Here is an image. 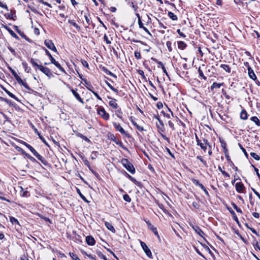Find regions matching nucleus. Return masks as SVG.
Masks as SVG:
<instances>
[{"label": "nucleus", "instance_id": "f257e3e1", "mask_svg": "<svg viewBox=\"0 0 260 260\" xmlns=\"http://www.w3.org/2000/svg\"><path fill=\"white\" fill-rule=\"evenodd\" d=\"M25 147L29 149V150L33 153V154L44 165H47V161L46 159L40 155L36 150L29 144H27L24 141H22L21 143Z\"/></svg>", "mask_w": 260, "mask_h": 260}, {"label": "nucleus", "instance_id": "f03ea898", "mask_svg": "<svg viewBox=\"0 0 260 260\" xmlns=\"http://www.w3.org/2000/svg\"><path fill=\"white\" fill-rule=\"evenodd\" d=\"M121 164L122 166L131 173L134 174L135 173V169L133 164L131 163L127 159L123 158L121 159Z\"/></svg>", "mask_w": 260, "mask_h": 260}, {"label": "nucleus", "instance_id": "7ed1b4c3", "mask_svg": "<svg viewBox=\"0 0 260 260\" xmlns=\"http://www.w3.org/2000/svg\"><path fill=\"white\" fill-rule=\"evenodd\" d=\"M196 139L197 145L200 146L201 149H203L205 152H206L207 149V146H209V148H211V146L208 142L207 140L205 139H203V140H200L197 135L196 136Z\"/></svg>", "mask_w": 260, "mask_h": 260}, {"label": "nucleus", "instance_id": "20e7f679", "mask_svg": "<svg viewBox=\"0 0 260 260\" xmlns=\"http://www.w3.org/2000/svg\"><path fill=\"white\" fill-rule=\"evenodd\" d=\"M46 54L49 56L51 62L54 64L60 71L62 72H65L64 69L61 67L60 64L55 60V59L53 57L50 53L45 48H44Z\"/></svg>", "mask_w": 260, "mask_h": 260}, {"label": "nucleus", "instance_id": "39448f33", "mask_svg": "<svg viewBox=\"0 0 260 260\" xmlns=\"http://www.w3.org/2000/svg\"><path fill=\"white\" fill-rule=\"evenodd\" d=\"M97 112L98 114L100 115L104 119L108 120L109 118V114L106 112L103 108H98L97 109Z\"/></svg>", "mask_w": 260, "mask_h": 260}, {"label": "nucleus", "instance_id": "423d86ee", "mask_svg": "<svg viewBox=\"0 0 260 260\" xmlns=\"http://www.w3.org/2000/svg\"><path fill=\"white\" fill-rule=\"evenodd\" d=\"M113 125L115 128L118 132H119L121 134L124 135L127 137H129V135L124 130V129L122 127V126L119 123H117L116 122L113 123Z\"/></svg>", "mask_w": 260, "mask_h": 260}, {"label": "nucleus", "instance_id": "0eeeda50", "mask_svg": "<svg viewBox=\"0 0 260 260\" xmlns=\"http://www.w3.org/2000/svg\"><path fill=\"white\" fill-rule=\"evenodd\" d=\"M140 244L142 248H143V250L145 252L146 254L149 257H151L152 256V253L149 249V248L147 247V245L144 242L141 241H140Z\"/></svg>", "mask_w": 260, "mask_h": 260}, {"label": "nucleus", "instance_id": "6e6552de", "mask_svg": "<svg viewBox=\"0 0 260 260\" xmlns=\"http://www.w3.org/2000/svg\"><path fill=\"white\" fill-rule=\"evenodd\" d=\"M45 45L50 50L57 52V49L51 40H46L44 42Z\"/></svg>", "mask_w": 260, "mask_h": 260}, {"label": "nucleus", "instance_id": "1a4fd4ad", "mask_svg": "<svg viewBox=\"0 0 260 260\" xmlns=\"http://www.w3.org/2000/svg\"><path fill=\"white\" fill-rule=\"evenodd\" d=\"M39 70L49 77H50L52 75V73H51L50 70L48 68L43 67V66L41 65V66L39 67Z\"/></svg>", "mask_w": 260, "mask_h": 260}, {"label": "nucleus", "instance_id": "9d476101", "mask_svg": "<svg viewBox=\"0 0 260 260\" xmlns=\"http://www.w3.org/2000/svg\"><path fill=\"white\" fill-rule=\"evenodd\" d=\"M235 187L236 190L239 193H242L243 192L244 186L242 182H237L236 183Z\"/></svg>", "mask_w": 260, "mask_h": 260}, {"label": "nucleus", "instance_id": "9b49d317", "mask_svg": "<svg viewBox=\"0 0 260 260\" xmlns=\"http://www.w3.org/2000/svg\"><path fill=\"white\" fill-rule=\"evenodd\" d=\"M248 74L249 77L253 80H255L256 79V76L253 71V70L251 69V67H248Z\"/></svg>", "mask_w": 260, "mask_h": 260}, {"label": "nucleus", "instance_id": "f8f14e48", "mask_svg": "<svg viewBox=\"0 0 260 260\" xmlns=\"http://www.w3.org/2000/svg\"><path fill=\"white\" fill-rule=\"evenodd\" d=\"M146 222L147 224L148 228L150 229L155 235L158 236L156 228L151 224L149 221H146Z\"/></svg>", "mask_w": 260, "mask_h": 260}, {"label": "nucleus", "instance_id": "ddd939ff", "mask_svg": "<svg viewBox=\"0 0 260 260\" xmlns=\"http://www.w3.org/2000/svg\"><path fill=\"white\" fill-rule=\"evenodd\" d=\"M86 241L88 245H93L95 244V240L94 238L90 236H88L86 238Z\"/></svg>", "mask_w": 260, "mask_h": 260}, {"label": "nucleus", "instance_id": "4468645a", "mask_svg": "<svg viewBox=\"0 0 260 260\" xmlns=\"http://www.w3.org/2000/svg\"><path fill=\"white\" fill-rule=\"evenodd\" d=\"M72 91V92L73 93V95H74V96L75 97V98L79 101L80 102V103L83 104L84 103V102L83 101V100L81 99V98L80 97V96L79 95V94L76 92V91L75 90H74V89H72L71 90Z\"/></svg>", "mask_w": 260, "mask_h": 260}, {"label": "nucleus", "instance_id": "2eb2a0df", "mask_svg": "<svg viewBox=\"0 0 260 260\" xmlns=\"http://www.w3.org/2000/svg\"><path fill=\"white\" fill-rule=\"evenodd\" d=\"M105 226H106V228L109 230H110L113 233H115V232H116L115 230L111 223L106 221V222H105Z\"/></svg>", "mask_w": 260, "mask_h": 260}, {"label": "nucleus", "instance_id": "dca6fc26", "mask_svg": "<svg viewBox=\"0 0 260 260\" xmlns=\"http://www.w3.org/2000/svg\"><path fill=\"white\" fill-rule=\"evenodd\" d=\"M193 229L197 234H198L199 235H200L201 237L203 236V235L204 234V233L199 226H193Z\"/></svg>", "mask_w": 260, "mask_h": 260}, {"label": "nucleus", "instance_id": "f3484780", "mask_svg": "<svg viewBox=\"0 0 260 260\" xmlns=\"http://www.w3.org/2000/svg\"><path fill=\"white\" fill-rule=\"evenodd\" d=\"M109 104L110 106L114 109H116L117 108V104L116 103V100L115 99H112L111 101H110Z\"/></svg>", "mask_w": 260, "mask_h": 260}, {"label": "nucleus", "instance_id": "a211bd4d", "mask_svg": "<svg viewBox=\"0 0 260 260\" xmlns=\"http://www.w3.org/2000/svg\"><path fill=\"white\" fill-rule=\"evenodd\" d=\"M248 114L245 110H243L240 113V118L242 119L246 120L247 119Z\"/></svg>", "mask_w": 260, "mask_h": 260}, {"label": "nucleus", "instance_id": "6ab92c4d", "mask_svg": "<svg viewBox=\"0 0 260 260\" xmlns=\"http://www.w3.org/2000/svg\"><path fill=\"white\" fill-rule=\"evenodd\" d=\"M186 47V44L183 41L178 42V47L179 49L184 50Z\"/></svg>", "mask_w": 260, "mask_h": 260}, {"label": "nucleus", "instance_id": "aec40b11", "mask_svg": "<svg viewBox=\"0 0 260 260\" xmlns=\"http://www.w3.org/2000/svg\"><path fill=\"white\" fill-rule=\"evenodd\" d=\"M250 120L254 122L257 126H260V121L256 116L251 117Z\"/></svg>", "mask_w": 260, "mask_h": 260}, {"label": "nucleus", "instance_id": "412c9836", "mask_svg": "<svg viewBox=\"0 0 260 260\" xmlns=\"http://www.w3.org/2000/svg\"><path fill=\"white\" fill-rule=\"evenodd\" d=\"M220 68L223 69L228 73H230L231 72V68L227 64H222L220 65Z\"/></svg>", "mask_w": 260, "mask_h": 260}, {"label": "nucleus", "instance_id": "4be33fe9", "mask_svg": "<svg viewBox=\"0 0 260 260\" xmlns=\"http://www.w3.org/2000/svg\"><path fill=\"white\" fill-rule=\"evenodd\" d=\"M223 83H217L216 82H214L211 86V89L212 90L214 88H219L221 86H222Z\"/></svg>", "mask_w": 260, "mask_h": 260}, {"label": "nucleus", "instance_id": "5701e85b", "mask_svg": "<svg viewBox=\"0 0 260 260\" xmlns=\"http://www.w3.org/2000/svg\"><path fill=\"white\" fill-rule=\"evenodd\" d=\"M68 22L70 24H71L72 25H73L78 30H80V27L77 23H76V22H74V20L69 19L68 20Z\"/></svg>", "mask_w": 260, "mask_h": 260}, {"label": "nucleus", "instance_id": "b1692460", "mask_svg": "<svg viewBox=\"0 0 260 260\" xmlns=\"http://www.w3.org/2000/svg\"><path fill=\"white\" fill-rule=\"evenodd\" d=\"M132 122L134 125H135L136 128L140 131H144V128L142 126L137 124V123L134 120H132Z\"/></svg>", "mask_w": 260, "mask_h": 260}, {"label": "nucleus", "instance_id": "393cba45", "mask_svg": "<svg viewBox=\"0 0 260 260\" xmlns=\"http://www.w3.org/2000/svg\"><path fill=\"white\" fill-rule=\"evenodd\" d=\"M168 16L173 20H176L177 19V16L175 15L173 12H169Z\"/></svg>", "mask_w": 260, "mask_h": 260}, {"label": "nucleus", "instance_id": "a878e982", "mask_svg": "<svg viewBox=\"0 0 260 260\" xmlns=\"http://www.w3.org/2000/svg\"><path fill=\"white\" fill-rule=\"evenodd\" d=\"M10 220L11 222L13 224H19L18 220L12 216H10Z\"/></svg>", "mask_w": 260, "mask_h": 260}, {"label": "nucleus", "instance_id": "bb28decb", "mask_svg": "<svg viewBox=\"0 0 260 260\" xmlns=\"http://www.w3.org/2000/svg\"><path fill=\"white\" fill-rule=\"evenodd\" d=\"M30 62L34 67L36 68V70L39 69V67L41 66V65L38 64L33 58L31 59Z\"/></svg>", "mask_w": 260, "mask_h": 260}, {"label": "nucleus", "instance_id": "cd10ccee", "mask_svg": "<svg viewBox=\"0 0 260 260\" xmlns=\"http://www.w3.org/2000/svg\"><path fill=\"white\" fill-rule=\"evenodd\" d=\"M85 86L88 90L91 91L92 92V91H94L92 90L93 87L90 83H89L88 82H87L86 81H85Z\"/></svg>", "mask_w": 260, "mask_h": 260}, {"label": "nucleus", "instance_id": "c85d7f7f", "mask_svg": "<svg viewBox=\"0 0 260 260\" xmlns=\"http://www.w3.org/2000/svg\"><path fill=\"white\" fill-rule=\"evenodd\" d=\"M18 83L20 85H22V86H24V87H25L26 89H29V86H28V84H27L26 83L24 82L22 80V79H21V80H20V81H19V82H18Z\"/></svg>", "mask_w": 260, "mask_h": 260}, {"label": "nucleus", "instance_id": "c756f323", "mask_svg": "<svg viewBox=\"0 0 260 260\" xmlns=\"http://www.w3.org/2000/svg\"><path fill=\"white\" fill-rule=\"evenodd\" d=\"M106 83L111 90H112L115 92L118 93V90L116 88H115L114 87H113L108 82L106 81Z\"/></svg>", "mask_w": 260, "mask_h": 260}, {"label": "nucleus", "instance_id": "7c9ffc66", "mask_svg": "<svg viewBox=\"0 0 260 260\" xmlns=\"http://www.w3.org/2000/svg\"><path fill=\"white\" fill-rule=\"evenodd\" d=\"M103 71L106 73L107 75H110L112 77H116V76L113 74L111 72L109 71L108 69H106L105 68H103Z\"/></svg>", "mask_w": 260, "mask_h": 260}, {"label": "nucleus", "instance_id": "2f4dec72", "mask_svg": "<svg viewBox=\"0 0 260 260\" xmlns=\"http://www.w3.org/2000/svg\"><path fill=\"white\" fill-rule=\"evenodd\" d=\"M250 155L255 160H259L260 159V157L254 152H251Z\"/></svg>", "mask_w": 260, "mask_h": 260}, {"label": "nucleus", "instance_id": "473e14b6", "mask_svg": "<svg viewBox=\"0 0 260 260\" xmlns=\"http://www.w3.org/2000/svg\"><path fill=\"white\" fill-rule=\"evenodd\" d=\"M22 65L24 68L25 71L27 73H29L30 70V69L27 66V63L26 62H23Z\"/></svg>", "mask_w": 260, "mask_h": 260}, {"label": "nucleus", "instance_id": "72a5a7b5", "mask_svg": "<svg viewBox=\"0 0 260 260\" xmlns=\"http://www.w3.org/2000/svg\"><path fill=\"white\" fill-rule=\"evenodd\" d=\"M171 45H172V43L170 41H168L166 42V46H167V47L168 49V51L169 52H171L172 51Z\"/></svg>", "mask_w": 260, "mask_h": 260}, {"label": "nucleus", "instance_id": "f704fd0d", "mask_svg": "<svg viewBox=\"0 0 260 260\" xmlns=\"http://www.w3.org/2000/svg\"><path fill=\"white\" fill-rule=\"evenodd\" d=\"M127 177L132 181H133L135 184H138L139 183V182L136 180V179L135 178H134V177H132L131 175H129V174H127Z\"/></svg>", "mask_w": 260, "mask_h": 260}, {"label": "nucleus", "instance_id": "c9c22d12", "mask_svg": "<svg viewBox=\"0 0 260 260\" xmlns=\"http://www.w3.org/2000/svg\"><path fill=\"white\" fill-rule=\"evenodd\" d=\"M70 255L72 257V258L74 260H80L79 257L74 253H70Z\"/></svg>", "mask_w": 260, "mask_h": 260}, {"label": "nucleus", "instance_id": "e433bc0d", "mask_svg": "<svg viewBox=\"0 0 260 260\" xmlns=\"http://www.w3.org/2000/svg\"><path fill=\"white\" fill-rule=\"evenodd\" d=\"M78 136L82 138L83 139H84L85 141H86V142H90V140L88 138H87L86 137L83 136L82 134H78Z\"/></svg>", "mask_w": 260, "mask_h": 260}, {"label": "nucleus", "instance_id": "4c0bfd02", "mask_svg": "<svg viewBox=\"0 0 260 260\" xmlns=\"http://www.w3.org/2000/svg\"><path fill=\"white\" fill-rule=\"evenodd\" d=\"M198 72L200 76L202 77L204 80H206L207 78L204 75L203 71L201 70V68H199L198 69Z\"/></svg>", "mask_w": 260, "mask_h": 260}, {"label": "nucleus", "instance_id": "58836bf2", "mask_svg": "<svg viewBox=\"0 0 260 260\" xmlns=\"http://www.w3.org/2000/svg\"><path fill=\"white\" fill-rule=\"evenodd\" d=\"M77 191L78 192V193L79 194L80 197L84 200L85 201V202H88V201H87L86 198L81 193L80 190L79 189H77Z\"/></svg>", "mask_w": 260, "mask_h": 260}, {"label": "nucleus", "instance_id": "ea45409f", "mask_svg": "<svg viewBox=\"0 0 260 260\" xmlns=\"http://www.w3.org/2000/svg\"><path fill=\"white\" fill-rule=\"evenodd\" d=\"M123 199H124L125 201H126V202H130L131 201V198H130V197H129V196L128 194H124V196H123Z\"/></svg>", "mask_w": 260, "mask_h": 260}, {"label": "nucleus", "instance_id": "a19ab883", "mask_svg": "<svg viewBox=\"0 0 260 260\" xmlns=\"http://www.w3.org/2000/svg\"><path fill=\"white\" fill-rule=\"evenodd\" d=\"M6 92L9 95V96H10L11 98H12L15 100H17V98L15 96V95L14 94H13L12 92H10L9 91L7 90H6Z\"/></svg>", "mask_w": 260, "mask_h": 260}, {"label": "nucleus", "instance_id": "79ce46f5", "mask_svg": "<svg viewBox=\"0 0 260 260\" xmlns=\"http://www.w3.org/2000/svg\"><path fill=\"white\" fill-rule=\"evenodd\" d=\"M232 205H233L234 209L235 210H236L237 212L242 213V210L239 208H238L235 204H233Z\"/></svg>", "mask_w": 260, "mask_h": 260}, {"label": "nucleus", "instance_id": "37998d69", "mask_svg": "<svg viewBox=\"0 0 260 260\" xmlns=\"http://www.w3.org/2000/svg\"><path fill=\"white\" fill-rule=\"evenodd\" d=\"M84 17H85V19L86 22L87 23L86 27H87L90 24V19L88 18V17L86 15H84Z\"/></svg>", "mask_w": 260, "mask_h": 260}, {"label": "nucleus", "instance_id": "c03bdc74", "mask_svg": "<svg viewBox=\"0 0 260 260\" xmlns=\"http://www.w3.org/2000/svg\"><path fill=\"white\" fill-rule=\"evenodd\" d=\"M98 152L97 151H93L91 154V157L92 159H95L98 156Z\"/></svg>", "mask_w": 260, "mask_h": 260}, {"label": "nucleus", "instance_id": "a18cd8bd", "mask_svg": "<svg viewBox=\"0 0 260 260\" xmlns=\"http://www.w3.org/2000/svg\"><path fill=\"white\" fill-rule=\"evenodd\" d=\"M135 56L137 59H140L141 58V53L140 52L135 51Z\"/></svg>", "mask_w": 260, "mask_h": 260}, {"label": "nucleus", "instance_id": "49530a36", "mask_svg": "<svg viewBox=\"0 0 260 260\" xmlns=\"http://www.w3.org/2000/svg\"><path fill=\"white\" fill-rule=\"evenodd\" d=\"M5 16L7 18H9V19H13V20H14V19L13 18V15H12V14H9V13L5 14Z\"/></svg>", "mask_w": 260, "mask_h": 260}, {"label": "nucleus", "instance_id": "de8ad7c7", "mask_svg": "<svg viewBox=\"0 0 260 260\" xmlns=\"http://www.w3.org/2000/svg\"><path fill=\"white\" fill-rule=\"evenodd\" d=\"M251 166L254 168V170L255 172H256V174L257 177L259 178H260V174L258 173V169L255 168L253 165H252Z\"/></svg>", "mask_w": 260, "mask_h": 260}, {"label": "nucleus", "instance_id": "09e8293b", "mask_svg": "<svg viewBox=\"0 0 260 260\" xmlns=\"http://www.w3.org/2000/svg\"><path fill=\"white\" fill-rule=\"evenodd\" d=\"M168 125L170 126V127H171L173 130H174L175 129L174 124L171 120H169L168 121Z\"/></svg>", "mask_w": 260, "mask_h": 260}, {"label": "nucleus", "instance_id": "8fccbe9b", "mask_svg": "<svg viewBox=\"0 0 260 260\" xmlns=\"http://www.w3.org/2000/svg\"><path fill=\"white\" fill-rule=\"evenodd\" d=\"M221 143L222 147L224 149V152H226V151H227V149H226V143L225 142H221Z\"/></svg>", "mask_w": 260, "mask_h": 260}, {"label": "nucleus", "instance_id": "3c124183", "mask_svg": "<svg viewBox=\"0 0 260 260\" xmlns=\"http://www.w3.org/2000/svg\"><path fill=\"white\" fill-rule=\"evenodd\" d=\"M197 158L199 159L204 165H205L206 164V161L203 160V159L202 158V157L201 156H198L197 157Z\"/></svg>", "mask_w": 260, "mask_h": 260}, {"label": "nucleus", "instance_id": "603ef678", "mask_svg": "<svg viewBox=\"0 0 260 260\" xmlns=\"http://www.w3.org/2000/svg\"><path fill=\"white\" fill-rule=\"evenodd\" d=\"M0 7H1L2 8H4V9H6L7 11H8V8L7 7V6L5 4H4L2 2H0Z\"/></svg>", "mask_w": 260, "mask_h": 260}, {"label": "nucleus", "instance_id": "864d4df0", "mask_svg": "<svg viewBox=\"0 0 260 260\" xmlns=\"http://www.w3.org/2000/svg\"><path fill=\"white\" fill-rule=\"evenodd\" d=\"M104 40L106 42V43L108 44H111V41L109 40L108 37L105 35L104 37Z\"/></svg>", "mask_w": 260, "mask_h": 260}, {"label": "nucleus", "instance_id": "5fc2aeb1", "mask_svg": "<svg viewBox=\"0 0 260 260\" xmlns=\"http://www.w3.org/2000/svg\"><path fill=\"white\" fill-rule=\"evenodd\" d=\"M40 3H42L44 5L48 6L50 8H52L51 5L50 4H49L48 3L46 2H44V1H43L42 0H41V1H40Z\"/></svg>", "mask_w": 260, "mask_h": 260}, {"label": "nucleus", "instance_id": "6e6d98bb", "mask_svg": "<svg viewBox=\"0 0 260 260\" xmlns=\"http://www.w3.org/2000/svg\"><path fill=\"white\" fill-rule=\"evenodd\" d=\"M177 32L180 36L183 38H185L186 37V36L181 31L180 29H177Z\"/></svg>", "mask_w": 260, "mask_h": 260}, {"label": "nucleus", "instance_id": "4d7b16f0", "mask_svg": "<svg viewBox=\"0 0 260 260\" xmlns=\"http://www.w3.org/2000/svg\"><path fill=\"white\" fill-rule=\"evenodd\" d=\"M252 191L254 194L260 200V194L254 188H252Z\"/></svg>", "mask_w": 260, "mask_h": 260}, {"label": "nucleus", "instance_id": "13d9d810", "mask_svg": "<svg viewBox=\"0 0 260 260\" xmlns=\"http://www.w3.org/2000/svg\"><path fill=\"white\" fill-rule=\"evenodd\" d=\"M138 24L140 28H142L144 25L143 24L141 21V18H139V20H138Z\"/></svg>", "mask_w": 260, "mask_h": 260}, {"label": "nucleus", "instance_id": "bf43d9fd", "mask_svg": "<svg viewBox=\"0 0 260 260\" xmlns=\"http://www.w3.org/2000/svg\"><path fill=\"white\" fill-rule=\"evenodd\" d=\"M99 256L102 259H103L104 260H108V259L107 258V257H106L105 255H104V254H103L102 253H100L99 254Z\"/></svg>", "mask_w": 260, "mask_h": 260}, {"label": "nucleus", "instance_id": "052dcab7", "mask_svg": "<svg viewBox=\"0 0 260 260\" xmlns=\"http://www.w3.org/2000/svg\"><path fill=\"white\" fill-rule=\"evenodd\" d=\"M82 63L83 65V66H84L85 67H86L87 68H88V67H89L88 64V63H87V62L86 61L82 60Z\"/></svg>", "mask_w": 260, "mask_h": 260}, {"label": "nucleus", "instance_id": "680f3d73", "mask_svg": "<svg viewBox=\"0 0 260 260\" xmlns=\"http://www.w3.org/2000/svg\"><path fill=\"white\" fill-rule=\"evenodd\" d=\"M253 246L255 249L257 248L258 249H259L260 250V245H259L257 241H256L255 242V243L254 244Z\"/></svg>", "mask_w": 260, "mask_h": 260}, {"label": "nucleus", "instance_id": "e2e57ef3", "mask_svg": "<svg viewBox=\"0 0 260 260\" xmlns=\"http://www.w3.org/2000/svg\"><path fill=\"white\" fill-rule=\"evenodd\" d=\"M192 205L194 208H196V209L199 208L200 206L197 202H193Z\"/></svg>", "mask_w": 260, "mask_h": 260}, {"label": "nucleus", "instance_id": "0e129e2a", "mask_svg": "<svg viewBox=\"0 0 260 260\" xmlns=\"http://www.w3.org/2000/svg\"><path fill=\"white\" fill-rule=\"evenodd\" d=\"M85 254L91 259L92 260H96L95 256L92 255L91 254H88L87 253H85Z\"/></svg>", "mask_w": 260, "mask_h": 260}, {"label": "nucleus", "instance_id": "69168bd1", "mask_svg": "<svg viewBox=\"0 0 260 260\" xmlns=\"http://www.w3.org/2000/svg\"><path fill=\"white\" fill-rule=\"evenodd\" d=\"M192 181H193V183L195 185H198V186H199L201 184V183L199 182V181L198 180H196V179H193Z\"/></svg>", "mask_w": 260, "mask_h": 260}, {"label": "nucleus", "instance_id": "338daca9", "mask_svg": "<svg viewBox=\"0 0 260 260\" xmlns=\"http://www.w3.org/2000/svg\"><path fill=\"white\" fill-rule=\"evenodd\" d=\"M93 94L100 100H102L101 98L99 96V95L95 92V91H92Z\"/></svg>", "mask_w": 260, "mask_h": 260}, {"label": "nucleus", "instance_id": "774afa93", "mask_svg": "<svg viewBox=\"0 0 260 260\" xmlns=\"http://www.w3.org/2000/svg\"><path fill=\"white\" fill-rule=\"evenodd\" d=\"M221 173L222 175H223L225 177H230V175L226 173V172H225L224 171H222L221 172Z\"/></svg>", "mask_w": 260, "mask_h": 260}]
</instances>
